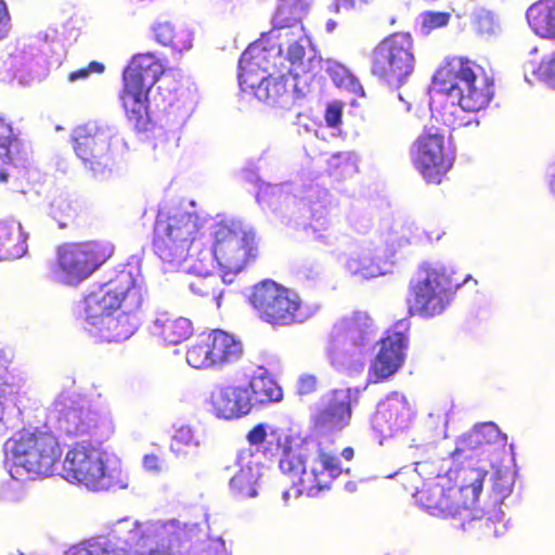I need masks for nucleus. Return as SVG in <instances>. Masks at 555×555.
<instances>
[{
    "mask_svg": "<svg viewBox=\"0 0 555 555\" xmlns=\"http://www.w3.org/2000/svg\"><path fill=\"white\" fill-rule=\"evenodd\" d=\"M272 21L275 28L294 27L300 23L295 7L289 3L279 4Z\"/></svg>",
    "mask_w": 555,
    "mask_h": 555,
    "instance_id": "58836bf2",
    "label": "nucleus"
},
{
    "mask_svg": "<svg viewBox=\"0 0 555 555\" xmlns=\"http://www.w3.org/2000/svg\"><path fill=\"white\" fill-rule=\"evenodd\" d=\"M379 413L392 426H400L409 420L411 411L404 398H388L380 406Z\"/></svg>",
    "mask_w": 555,
    "mask_h": 555,
    "instance_id": "c9c22d12",
    "label": "nucleus"
},
{
    "mask_svg": "<svg viewBox=\"0 0 555 555\" xmlns=\"http://www.w3.org/2000/svg\"><path fill=\"white\" fill-rule=\"evenodd\" d=\"M105 69L104 64L92 61L86 67L79 68L77 70L70 72L68 74V80L75 81L78 79H86L89 77L91 73L102 74Z\"/></svg>",
    "mask_w": 555,
    "mask_h": 555,
    "instance_id": "a18cd8bd",
    "label": "nucleus"
},
{
    "mask_svg": "<svg viewBox=\"0 0 555 555\" xmlns=\"http://www.w3.org/2000/svg\"><path fill=\"white\" fill-rule=\"evenodd\" d=\"M500 440L501 431L499 427L492 422L482 423L456 440V446L451 456L457 460L461 457L470 459L475 452Z\"/></svg>",
    "mask_w": 555,
    "mask_h": 555,
    "instance_id": "412c9836",
    "label": "nucleus"
},
{
    "mask_svg": "<svg viewBox=\"0 0 555 555\" xmlns=\"http://www.w3.org/2000/svg\"><path fill=\"white\" fill-rule=\"evenodd\" d=\"M114 141L117 140L109 128L86 125L76 129L74 151L94 179L111 177L116 164Z\"/></svg>",
    "mask_w": 555,
    "mask_h": 555,
    "instance_id": "ddd939ff",
    "label": "nucleus"
},
{
    "mask_svg": "<svg viewBox=\"0 0 555 555\" xmlns=\"http://www.w3.org/2000/svg\"><path fill=\"white\" fill-rule=\"evenodd\" d=\"M343 472L339 459L320 448L313 465L301 480V489L298 490V493L315 496L321 491L330 489L333 480L338 478Z\"/></svg>",
    "mask_w": 555,
    "mask_h": 555,
    "instance_id": "a211bd4d",
    "label": "nucleus"
},
{
    "mask_svg": "<svg viewBox=\"0 0 555 555\" xmlns=\"http://www.w3.org/2000/svg\"><path fill=\"white\" fill-rule=\"evenodd\" d=\"M153 334L165 344L178 345L191 337L193 324L188 318L160 312L153 322Z\"/></svg>",
    "mask_w": 555,
    "mask_h": 555,
    "instance_id": "5701e85b",
    "label": "nucleus"
},
{
    "mask_svg": "<svg viewBox=\"0 0 555 555\" xmlns=\"http://www.w3.org/2000/svg\"><path fill=\"white\" fill-rule=\"evenodd\" d=\"M248 444L255 448V451L261 453L267 459L275 457L287 443H291L289 436L285 435L279 428H270L260 423L255 425L246 435Z\"/></svg>",
    "mask_w": 555,
    "mask_h": 555,
    "instance_id": "4be33fe9",
    "label": "nucleus"
},
{
    "mask_svg": "<svg viewBox=\"0 0 555 555\" xmlns=\"http://www.w3.org/2000/svg\"><path fill=\"white\" fill-rule=\"evenodd\" d=\"M142 463L149 472L159 473L162 470V461L156 454L144 455Z\"/></svg>",
    "mask_w": 555,
    "mask_h": 555,
    "instance_id": "8fccbe9b",
    "label": "nucleus"
},
{
    "mask_svg": "<svg viewBox=\"0 0 555 555\" xmlns=\"http://www.w3.org/2000/svg\"><path fill=\"white\" fill-rule=\"evenodd\" d=\"M26 250L22 225L15 221H0V260L20 258Z\"/></svg>",
    "mask_w": 555,
    "mask_h": 555,
    "instance_id": "c85d7f7f",
    "label": "nucleus"
},
{
    "mask_svg": "<svg viewBox=\"0 0 555 555\" xmlns=\"http://www.w3.org/2000/svg\"><path fill=\"white\" fill-rule=\"evenodd\" d=\"M372 0H335V12L343 10H356L369 4Z\"/></svg>",
    "mask_w": 555,
    "mask_h": 555,
    "instance_id": "09e8293b",
    "label": "nucleus"
},
{
    "mask_svg": "<svg viewBox=\"0 0 555 555\" xmlns=\"http://www.w3.org/2000/svg\"><path fill=\"white\" fill-rule=\"evenodd\" d=\"M550 189L551 192L555 195V173L552 176V179L550 180Z\"/></svg>",
    "mask_w": 555,
    "mask_h": 555,
    "instance_id": "6e6d98bb",
    "label": "nucleus"
},
{
    "mask_svg": "<svg viewBox=\"0 0 555 555\" xmlns=\"http://www.w3.org/2000/svg\"><path fill=\"white\" fill-rule=\"evenodd\" d=\"M10 13L7 3L0 0V41L4 39L10 31Z\"/></svg>",
    "mask_w": 555,
    "mask_h": 555,
    "instance_id": "de8ad7c7",
    "label": "nucleus"
},
{
    "mask_svg": "<svg viewBox=\"0 0 555 555\" xmlns=\"http://www.w3.org/2000/svg\"><path fill=\"white\" fill-rule=\"evenodd\" d=\"M155 40L164 46L178 51H184L192 47L190 33L182 26L171 22H159L153 26Z\"/></svg>",
    "mask_w": 555,
    "mask_h": 555,
    "instance_id": "2f4dec72",
    "label": "nucleus"
},
{
    "mask_svg": "<svg viewBox=\"0 0 555 555\" xmlns=\"http://www.w3.org/2000/svg\"><path fill=\"white\" fill-rule=\"evenodd\" d=\"M114 251L115 246L109 241L64 243L56 249L51 273L64 283H79L111 259Z\"/></svg>",
    "mask_w": 555,
    "mask_h": 555,
    "instance_id": "1a4fd4ad",
    "label": "nucleus"
},
{
    "mask_svg": "<svg viewBox=\"0 0 555 555\" xmlns=\"http://www.w3.org/2000/svg\"><path fill=\"white\" fill-rule=\"evenodd\" d=\"M317 240H318L320 243L324 244V245H330V244H331V242H330L328 237H327V236H325V235H319V236L317 237Z\"/></svg>",
    "mask_w": 555,
    "mask_h": 555,
    "instance_id": "5fc2aeb1",
    "label": "nucleus"
},
{
    "mask_svg": "<svg viewBox=\"0 0 555 555\" xmlns=\"http://www.w3.org/2000/svg\"><path fill=\"white\" fill-rule=\"evenodd\" d=\"M331 175L347 171L354 166L352 155L349 152H338L333 154L327 160Z\"/></svg>",
    "mask_w": 555,
    "mask_h": 555,
    "instance_id": "37998d69",
    "label": "nucleus"
},
{
    "mask_svg": "<svg viewBox=\"0 0 555 555\" xmlns=\"http://www.w3.org/2000/svg\"><path fill=\"white\" fill-rule=\"evenodd\" d=\"M287 74L278 68L276 62L269 60L264 48L249 47L238 61V81L242 91H253L254 95L268 105L285 106L293 98L287 86Z\"/></svg>",
    "mask_w": 555,
    "mask_h": 555,
    "instance_id": "39448f33",
    "label": "nucleus"
},
{
    "mask_svg": "<svg viewBox=\"0 0 555 555\" xmlns=\"http://www.w3.org/2000/svg\"><path fill=\"white\" fill-rule=\"evenodd\" d=\"M63 470L66 479L92 490L107 487L108 475L101 451L87 441L74 443L66 452Z\"/></svg>",
    "mask_w": 555,
    "mask_h": 555,
    "instance_id": "2eb2a0df",
    "label": "nucleus"
},
{
    "mask_svg": "<svg viewBox=\"0 0 555 555\" xmlns=\"http://www.w3.org/2000/svg\"><path fill=\"white\" fill-rule=\"evenodd\" d=\"M261 476V465L258 463H248L241 466L230 479L231 491L243 499L255 498L258 494Z\"/></svg>",
    "mask_w": 555,
    "mask_h": 555,
    "instance_id": "7c9ffc66",
    "label": "nucleus"
},
{
    "mask_svg": "<svg viewBox=\"0 0 555 555\" xmlns=\"http://www.w3.org/2000/svg\"><path fill=\"white\" fill-rule=\"evenodd\" d=\"M337 336L352 347L365 346L375 335L372 319L365 313H354L336 327Z\"/></svg>",
    "mask_w": 555,
    "mask_h": 555,
    "instance_id": "a878e982",
    "label": "nucleus"
},
{
    "mask_svg": "<svg viewBox=\"0 0 555 555\" xmlns=\"http://www.w3.org/2000/svg\"><path fill=\"white\" fill-rule=\"evenodd\" d=\"M532 30L540 37L555 39V0H540L527 11Z\"/></svg>",
    "mask_w": 555,
    "mask_h": 555,
    "instance_id": "cd10ccee",
    "label": "nucleus"
},
{
    "mask_svg": "<svg viewBox=\"0 0 555 555\" xmlns=\"http://www.w3.org/2000/svg\"><path fill=\"white\" fill-rule=\"evenodd\" d=\"M350 389L334 390L326 404L312 416L313 427L323 433L341 430L351 420Z\"/></svg>",
    "mask_w": 555,
    "mask_h": 555,
    "instance_id": "6ab92c4d",
    "label": "nucleus"
},
{
    "mask_svg": "<svg viewBox=\"0 0 555 555\" xmlns=\"http://www.w3.org/2000/svg\"><path fill=\"white\" fill-rule=\"evenodd\" d=\"M408 344L404 333L388 330L378 340L379 349L370 363L369 383H383L393 376L405 361Z\"/></svg>",
    "mask_w": 555,
    "mask_h": 555,
    "instance_id": "dca6fc26",
    "label": "nucleus"
},
{
    "mask_svg": "<svg viewBox=\"0 0 555 555\" xmlns=\"http://www.w3.org/2000/svg\"><path fill=\"white\" fill-rule=\"evenodd\" d=\"M207 333L210 336L215 369H222L242 358L243 345L235 336L222 330H211Z\"/></svg>",
    "mask_w": 555,
    "mask_h": 555,
    "instance_id": "b1692460",
    "label": "nucleus"
},
{
    "mask_svg": "<svg viewBox=\"0 0 555 555\" xmlns=\"http://www.w3.org/2000/svg\"><path fill=\"white\" fill-rule=\"evenodd\" d=\"M433 81L439 93L456 101L438 111V118L451 130L477 126L478 120L468 114L486 108L494 95L493 78L481 65L464 56L446 60Z\"/></svg>",
    "mask_w": 555,
    "mask_h": 555,
    "instance_id": "f03ea898",
    "label": "nucleus"
},
{
    "mask_svg": "<svg viewBox=\"0 0 555 555\" xmlns=\"http://www.w3.org/2000/svg\"><path fill=\"white\" fill-rule=\"evenodd\" d=\"M197 229V216L193 212L158 215L154 224L153 251L164 263L172 267L182 264L189 256Z\"/></svg>",
    "mask_w": 555,
    "mask_h": 555,
    "instance_id": "9d476101",
    "label": "nucleus"
},
{
    "mask_svg": "<svg viewBox=\"0 0 555 555\" xmlns=\"http://www.w3.org/2000/svg\"><path fill=\"white\" fill-rule=\"evenodd\" d=\"M454 281L444 267L424 264L418 276L409 282L406 307L411 317L433 319L441 315L451 305L457 288L468 281Z\"/></svg>",
    "mask_w": 555,
    "mask_h": 555,
    "instance_id": "0eeeda50",
    "label": "nucleus"
},
{
    "mask_svg": "<svg viewBox=\"0 0 555 555\" xmlns=\"http://www.w3.org/2000/svg\"><path fill=\"white\" fill-rule=\"evenodd\" d=\"M164 73L163 62L150 52L133 55L122 72L119 101L127 119L138 131L147 129L149 94Z\"/></svg>",
    "mask_w": 555,
    "mask_h": 555,
    "instance_id": "20e7f679",
    "label": "nucleus"
},
{
    "mask_svg": "<svg viewBox=\"0 0 555 555\" xmlns=\"http://www.w3.org/2000/svg\"><path fill=\"white\" fill-rule=\"evenodd\" d=\"M185 359L188 364L194 369H215L210 347V336L207 332L201 333L190 345L185 352Z\"/></svg>",
    "mask_w": 555,
    "mask_h": 555,
    "instance_id": "473e14b6",
    "label": "nucleus"
},
{
    "mask_svg": "<svg viewBox=\"0 0 555 555\" xmlns=\"http://www.w3.org/2000/svg\"><path fill=\"white\" fill-rule=\"evenodd\" d=\"M13 395V385L8 382L5 376L0 375V435L5 429V422L8 418V402Z\"/></svg>",
    "mask_w": 555,
    "mask_h": 555,
    "instance_id": "ea45409f",
    "label": "nucleus"
},
{
    "mask_svg": "<svg viewBox=\"0 0 555 555\" xmlns=\"http://www.w3.org/2000/svg\"><path fill=\"white\" fill-rule=\"evenodd\" d=\"M282 59H285L289 65L286 67L281 63L278 65V68L284 69L285 74L294 77L313 73L315 65H321L322 63V59L315 56L307 59L306 62V47L302 43V38L287 47L285 57L280 52L275 53L272 62H276V60L282 61Z\"/></svg>",
    "mask_w": 555,
    "mask_h": 555,
    "instance_id": "bb28decb",
    "label": "nucleus"
},
{
    "mask_svg": "<svg viewBox=\"0 0 555 555\" xmlns=\"http://www.w3.org/2000/svg\"><path fill=\"white\" fill-rule=\"evenodd\" d=\"M69 555H124L107 539L96 538L83 541L69 550Z\"/></svg>",
    "mask_w": 555,
    "mask_h": 555,
    "instance_id": "e433bc0d",
    "label": "nucleus"
},
{
    "mask_svg": "<svg viewBox=\"0 0 555 555\" xmlns=\"http://www.w3.org/2000/svg\"><path fill=\"white\" fill-rule=\"evenodd\" d=\"M8 180V173L3 170H0V181H7Z\"/></svg>",
    "mask_w": 555,
    "mask_h": 555,
    "instance_id": "4d7b16f0",
    "label": "nucleus"
},
{
    "mask_svg": "<svg viewBox=\"0 0 555 555\" xmlns=\"http://www.w3.org/2000/svg\"><path fill=\"white\" fill-rule=\"evenodd\" d=\"M245 386L248 389L251 409L256 405L263 406L280 402L283 399L282 388L268 374L253 376Z\"/></svg>",
    "mask_w": 555,
    "mask_h": 555,
    "instance_id": "c756f323",
    "label": "nucleus"
},
{
    "mask_svg": "<svg viewBox=\"0 0 555 555\" xmlns=\"http://www.w3.org/2000/svg\"><path fill=\"white\" fill-rule=\"evenodd\" d=\"M450 18L451 14L449 12H424L422 14V28L429 33L448 25Z\"/></svg>",
    "mask_w": 555,
    "mask_h": 555,
    "instance_id": "a19ab883",
    "label": "nucleus"
},
{
    "mask_svg": "<svg viewBox=\"0 0 555 555\" xmlns=\"http://www.w3.org/2000/svg\"><path fill=\"white\" fill-rule=\"evenodd\" d=\"M55 429L68 437H80L90 434L95 426L90 412L80 403L76 392L62 391L52 404Z\"/></svg>",
    "mask_w": 555,
    "mask_h": 555,
    "instance_id": "f3484780",
    "label": "nucleus"
},
{
    "mask_svg": "<svg viewBox=\"0 0 555 555\" xmlns=\"http://www.w3.org/2000/svg\"><path fill=\"white\" fill-rule=\"evenodd\" d=\"M538 73L550 87L555 89V54L540 63Z\"/></svg>",
    "mask_w": 555,
    "mask_h": 555,
    "instance_id": "49530a36",
    "label": "nucleus"
},
{
    "mask_svg": "<svg viewBox=\"0 0 555 555\" xmlns=\"http://www.w3.org/2000/svg\"><path fill=\"white\" fill-rule=\"evenodd\" d=\"M210 404L215 414L224 420H235L251 411L248 389L245 385H222L210 396Z\"/></svg>",
    "mask_w": 555,
    "mask_h": 555,
    "instance_id": "aec40b11",
    "label": "nucleus"
},
{
    "mask_svg": "<svg viewBox=\"0 0 555 555\" xmlns=\"http://www.w3.org/2000/svg\"><path fill=\"white\" fill-rule=\"evenodd\" d=\"M341 456L346 460V461H351L354 456V450L353 448L351 447H346L343 449L341 451Z\"/></svg>",
    "mask_w": 555,
    "mask_h": 555,
    "instance_id": "864d4df0",
    "label": "nucleus"
},
{
    "mask_svg": "<svg viewBox=\"0 0 555 555\" xmlns=\"http://www.w3.org/2000/svg\"><path fill=\"white\" fill-rule=\"evenodd\" d=\"M327 73L337 87H349L357 82L356 77L340 64H330Z\"/></svg>",
    "mask_w": 555,
    "mask_h": 555,
    "instance_id": "79ce46f5",
    "label": "nucleus"
},
{
    "mask_svg": "<svg viewBox=\"0 0 555 555\" xmlns=\"http://www.w3.org/2000/svg\"><path fill=\"white\" fill-rule=\"evenodd\" d=\"M192 439V435L189 429L180 428L176 431L172 443H171V450L176 451L179 447V443H185L188 444Z\"/></svg>",
    "mask_w": 555,
    "mask_h": 555,
    "instance_id": "3c124183",
    "label": "nucleus"
},
{
    "mask_svg": "<svg viewBox=\"0 0 555 555\" xmlns=\"http://www.w3.org/2000/svg\"><path fill=\"white\" fill-rule=\"evenodd\" d=\"M280 469L281 472L288 476L292 479L297 478L298 481H294V485L298 486V489H301V480L305 478L309 470H306V463L304 456L293 450L291 443H287L285 448L282 450V457L280 460Z\"/></svg>",
    "mask_w": 555,
    "mask_h": 555,
    "instance_id": "72a5a7b5",
    "label": "nucleus"
},
{
    "mask_svg": "<svg viewBox=\"0 0 555 555\" xmlns=\"http://www.w3.org/2000/svg\"><path fill=\"white\" fill-rule=\"evenodd\" d=\"M9 442L15 464L35 476L53 475L63 454L59 439L38 428L20 431Z\"/></svg>",
    "mask_w": 555,
    "mask_h": 555,
    "instance_id": "9b49d317",
    "label": "nucleus"
},
{
    "mask_svg": "<svg viewBox=\"0 0 555 555\" xmlns=\"http://www.w3.org/2000/svg\"><path fill=\"white\" fill-rule=\"evenodd\" d=\"M411 159L427 183L440 184L453 166L444 134L435 128H425L411 146Z\"/></svg>",
    "mask_w": 555,
    "mask_h": 555,
    "instance_id": "4468645a",
    "label": "nucleus"
},
{
    "mask_svg": "<svg viewBox=\"0 0 555 555\" xmlns=\"http://www.w3.org/2000/svg\"><path fill=\"white\" fill-rule=\"evenodd\" d=\"M189 289L198 297L218 299L221 296L219 291V279L211 273L194 274L188 282Z\"/></svg>",
    "mask_w": 555,
    "mask_h": 555,
    "instance_id": "f704fd0d",
    "label": "nucleus"
},
{
    "mask_svg": "<svg viewBox=\"0 0 555 555\" xmlns=\"http://www.w3.org/2000/svg\"><path fill=\"white\" fill-rule=\"evenodd\" d=\"M145 285L140 269L126 264L86 298L87 318L108 341L128 339L137 331Z\"/></svg>",
    "mask_w": 555,
    "mask_h": 555,
    "instance_id": "f257e3e1",
    "label": "nucleus"
},
{
    "mask_svg": "<svg viewBox=\"0 0 555 555\" xmlns=\"http://www.w3.org/2000/svg\"><path fill=\"white\" fill-rule=\"evenodd\" d=\"M317 379L313 376H305L300 378L298 390L301 395H307L315 389Z\"/></svg>",
    "mask_w": 555,
    "mask_h": 555,
    "instance_id": "603ef678",
    "label": "nucleus"
},
{
    "mask_svg": "<svg viewBox=\"0 0 555 555\" xmlns=\"http://www.w3.org/2000/svg\"><path fill=\"white\" fill-rule=\"evenodd\" d=\"M17 142L12 125L0 116V165L12 160V146Z\"/></svg>",
    "mask_w": 555,
    "mask_h": 555,
    "instance_id": "4c0bfd02",
    "label": "nucleus"
},
{
    "mask_svg": "<svg viewBox=\"0 0 555 555\" xmlns=\"http://www.w3.org/2000/svg\"><path fill=\"white\" fill-rule=\"evenodd\" d=\"M343 108L344 105L339 101H334L326 105L324 112V119L326 126L331 128H336L341 124Z\"/></svg>",
    "mask_w": 555,
    "mask_h": 555,
    "instance_id": "c03bdc74",
    "label": "nucleus"
},
{
    "mask_svg": "<svg viewBox=\"0 0 555 555\" xmlns=\"http://www.w3.org/2000/svg\"><path fill=\"white\" fill-rule=\"evenodd\" d=\"M211 254L224 274H237L260 255L254 228L240 219H222L210 229Z\"/></svg>",
    "mask_w": 555,
    "mask_h": 555,
    "instance_id": "423d86ee",
    "label": "nucleus"
},
{
    "mask_svg": "<svg viewBox=\"0 0 555 555\" xmlns=\"http://www.w3.org/2000/svg\"><path fill=\"white\" fill-rule=\"evenodd\" d=\"M488 475L486 469L462 466L457 469L459 485L447 486L446 478L423 483L414 492L416 502L438 516H455L474 507Z\"/></svg>",
    "mask_w": 555,
    "mask_h": 555,
    "instance_id": "7ed1b4c3",
    "label": "nucleus"
},
{
    "mask_svg": "<svg viewBox=\"0 0 555 555\" xmlns=\"http://www.w3.org/2000/svg\"><path fill=\"white\" fill-rule=\"evenodd\" d=\"M49 216L60 229H79L89 224V217L83 208L75 201L59 196L49 205Z\"/></svg>",
    "mask_w": 555,
    "mask_h": 555,
    "instance_id": "393cba45",
    "label": "nucleus"
},
{
    "mask_svg": "<svg viewBox=\"0 0 555 555\" xmlns=\"http://www.w3.org/2000/svg\"><path fill=\"white\" fill-rule=\"evenodd\" d=\"M369 60L373 77L390 87L400 88L415 69V41L408 31H395L372 48Z\"/></svg>",
    "mask_w": 555,
    "mask_h": 555,
    "instance_id": "6e6552de",
    "label": "nucleus"
},
{
    "mask_svg": "<svg viewBox=\"0 0 555 555\" xmlns=\"http://www.w3.org/2000/svg\"><path fill=\"white\" fill-rule=\"evenodd\" d=\"M248 301L258 318L271 326H291L304 320L299 295L273 280L255 284Z\"/></svg>",
    "mask_w": 555,
    "mask_h": 555,
    "instance_id": "f8f14e48",
    "label": "nucleus"
}]
</instances>
